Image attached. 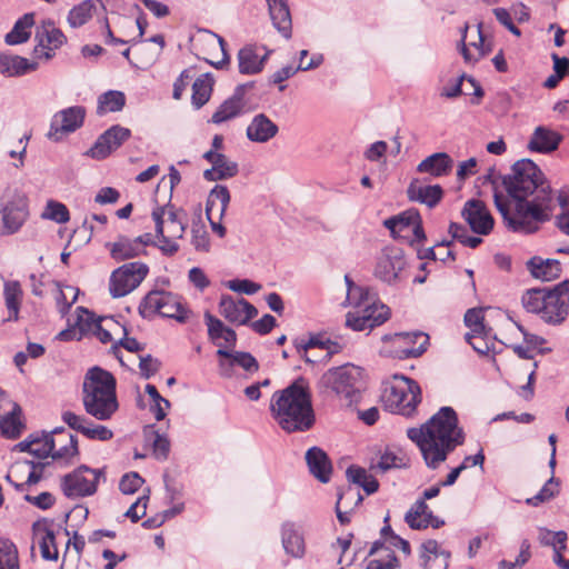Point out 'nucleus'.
<instances>
[{"label": "nucleus", "instance_id": "28", "mask_svg": "<svg viewBox=\"0 0 569 569\" xmlns=\"http://www.w3.org/2000/svg\"><path fill=\"white\" fill-rule=\"evenodd\" d=\"M273 27L286 39L292 34V20L288 0H266Z\"/></svg>", "mask_w": 569, "mask_h": 569}, {"label": "nucleus", "instance_id": "35", "mask_svg": "<svg viewBox=\"0 0 569 569\" xmlns=\"http://www.w3.org/2000/svg\"><path fill=\"white\" fill-rule=\"evenodd\" d=\"M369 556L372 558L367 561V569H396L399 567L397 557L389 547H386L385 542H373Z\"/></svg>", "mask_w": 569, "mask_h": 569}, {"label": "nucleus", "instance_id": "59", "mask_svg": "<svg viewBox=\"0 0 569 569\" xmlns=\"http://www.w3.org/2000/svg\"><path fill=\"white\" fill-rule=\"evenodd\" d=\"M30 469V461H19L12 465L6 475V480L12 485L18 491H22L26 488L23 479H27V472Z\"/></svg>", "mask_w": 569, "mask_h": 569}, {"label": "nucleus", "instance_id": "15", "mask_svg": "<svg viewBox=\"0 0 569 569\" xmlns=\"http://www.w3.org/2000/svg\"><path fill=\"white\" fill-rule=\"evenodd\" d=\"M152 219L156 224L157 237L181 239L186 231L184 213L173 207H157L152 211Z\"/></svg>", "mask_w": 569, "mask_h": 569}, {"label": "nucleus", "instance_id": "10", "mask_svg": "<svg viewBox=\"0 0 569 569\" xmlns=\"http://www.w3.org/2000/svg\"><path fill=\"white\" fill-rule=\"evenodd\" d=\"M149 267L142 262H129L116 269L110 277L109 290L113 298L133 291L147 277Z\"/></svg>", "mask_w": 569, "mask_h": 569}, {"label": "nucleus", "instance_id": "64", "mask_svg": "<svg viewBox=\"0 0 569 569\" xmlns=\"http://www.w3.org/2000/svg\"><path fill=\"white\" fill-rule=\"evenodd\" d=\"M191 243L197 251L207 252L210 248L209 233L203 223L193 222L191 227Z\"/></svg>", "mask_w": 569, "mask_h": 569}, {"label": "nucleus", "instance_id": "58", "mask_svg": "<svg viewBox=\"0 0 569 569\" xmlns=\"http://www.w3.org/2000/svg\"><path fill=\"white\" fill-rule=\"evenodd\" d=\"M187 313L188 312L182 306L180 297L172 292H169V296L167 297V302L162 310L160 311L159 316L166 318H173L179 322H184L186 319L188 318Z\"/></svg>", "mask_w": 569, "mask_h": 569}, {"label": "nucleus", "instance_id": "16", "mask_svg": "<svg viewBox=\"0 0 569 569\" xmlns=\"http://www.w3.org/2000/svg\"><path fill=\"white\" fill-rule=\"evenodd\" d=\"M28 217V198L21 192H16L1 210L3 228L9 234L16 233Z\"/></svg>", "mask_w": 569, "mask_h": 569}, {"label": "nucleus", "instance_id": "61", "mask_svg": "<svg viewBox=\"0 0 569 569\" xmlns=\"http://www.w3.org/2000/svg\"><path fill=\"white\" fill-rule=\"evenodd\" d=\"M41 217L47 220H52L57 223H66L70 219L68 208L63 203L54 200H49L47 202Z\"/></svg>", "mask_w": 569, "mask_h": 569}, {"label": "nucleus", "instance_id": "23", "mask_svg": "<svg viewBox=\"0 0 569 569\" xmlns=\"http://www.w3.org/2000/svg\"><path fill=\"white\" fill-rule=\"evenodd\" d=\"M251 84H239L231 97L226 99L212 114L213 123H222L244 112V93Z\"/></svg>", "mask_w": 569, "mask_h": 569}, {"label": "nucleus", "instance_id": "7", "mask_svg": "<svg viewBox=\"0 0 569 569\" xmlns=\"http://www.w3.org/2000/svg\"><path fill=\"white\" fill-rule=\"evenodd\" d=\"M381 400L390 412L409 417L421 401V389L415 380L396 375L385 383Z\"/></svg>", "mask_w": 569, "mask_h": 569}, {"label": "nucleus", "instance_id": "18", "mask_svg": "<svg viewBox=\"0 0 569 569\" xmlns=\"http://www.w3.org/2000/svg\"><path fill=\"white\" fill-rule=\"evenodd\" d=\"M461 214L470 229L477 234L487 236L493 229L495 220L486 204L480 200H468Z\"/></svg>", "mask_w": 569, "mask_h": 569}, {"label": "nucleus", "instance_id": "31", "mask_svg": "<svg viewBox=\"0 0 569 569\" xmlns=\"http://www.w3.org/2000/svg\"><path fill=\"white\" fill-rule=\"evenodd\" d=\"M562 137L547 127H537L530 138L528 147L532 151L548 153L556 150Z\"/></svg>", "mask_w": 569, "mask_h": 569}, {"label": "nucleus", "instance_id": "48", "mask_svg": "<svg viewBox=\"0 0 569 569\" xmlns=\"http://www.w3.org/2000/svg\"><path fill=\"white\" fill-rule=\"evenodd\" d=\"M238 173V164L231 161L223 153L216 160L210 169L204 170L203 178L208 181L223 180L232 178Z\"/></svg>", "mask_w": 569, "mask_h": 569}, {"label": "nucleus", "instance_id": "11", "mask_svg": "<svg viewBox=\"0 0 569 569\" xmlns=\"http://www.w3.org/2000/svg\"><path fill=\"white\" fill-rule=\"evenodd\" d=\"M102 470L80 466L62 478L61 488L68 498H81L96 493Z\"/></svg>", "mask_w": 569, "mask_h": 569}, {"label": "nucleus", "instance_id": "4", "mask_svg": "<svg viewBox=\"0 0 569 569\" xmlns=\"http://www.w3.org/2000/svg\"><path fill=\"white\" fill-rule=\"evenodd\" d=\"M116 378L100 368H90L82 383V403L86 412L99 421L110 420L119 409Z\"/></svg>", "mask_w": 569, "mask_h": 569}, {"label": "nucleus", "instance_id": "36", "mask_svg": "<svg viewBox=\"0 0 569 569\" xmlns=\"http://www.w3.org/2000/svg\"><path fill=\"white\" fill-rule=\"evenodd\" d=\"M54 447L52 435L30 436L28 439L16 446L20 452H29L37 458H47L51 456Z\"/></svg>", "mask_w": 569, "mask_h": 569}, {"label": "nucleus", "instance_id": "46", "mask_svg": "<svg viewBox=\"0 0 569 569\" xmlns=\"http://www.w3.org/2000/svg\"><path fill=\"white\" fill-rule=\"evenodd\" d=\"M432 512L423 499L417 500L405 516V521L411 529L421 530L430 525Z\"/></svg>", "mask_w": 569, "mask_h": 569}, {"label": "nucleus", "instance_id": "32", "mask_svg": "<svg viewBox=\"0 0 569 569\" xmlns=\"http://www.w3.org/2000/svg\"><path fill=\"white\" fill-rule=\"evenodd\" d=\"M217 355L222 358L230 359L227 361H220V370L221 375L230 376V370L233 365H238L243 368L246 371H257L259 366L254 357H252L248 352H230L224 348H219Z\"/></svg>", "mask_w": 569, "mask_h": 569}, {"label": "nucleus", "instance_id": "39", "mask_svg": "<svg viewBox=\"0 0 569 569\" xmlns=\"http://www.w3.org/2000/svg\"><path fill=\"white\" fill-rule=\"evenodd\" d=\"M380 309L381 313L376 318L363 316L361 311L348 312L346 317V326L355 331L371 330L386 322L390 317L389 307H380Z\"/></svg>", "mask_w": 569, "mask_h": 569}, {"label": "nucleus", "instance_id": "30", "mask_svg": "<svg viewBox=\"0 0 569 569\" xmlns=\"http://www.w3.org/2000/svg\"><path fill=\"white\" fill-rule=\"evenodd\" d=\"M306 461L309 471L319 481L326 483L330 480L332 467L327 453L322 449L318 447L310 448L306 452Z\"/></svg>", "mask_w": 569, "mask_h": 569}, {"label": "nucleus", "instance_id": "8", "mask_svg": "<svg viewBox=\"0 0 569 569\" xmlns=\"http://www.w3.org/2000/svg\"><path fill=\"white\" fill-rule=\"evenodd\" d=\"M408 262L402 249L385 247L376 258L373 276L389 286H397L407 279Z\"/></svg>", "mask_w": 569, "mask_h": 569}, {"label": "nucleus", "instance_id": "49", "mask_svg": "<svg viewBox=\"0 0 569 569\" xmlns=\"http://www.w3.org/2000/svg\"><path fill=\"white\" fill-rule=\"evenodd\" d=\"M21 408L12 403V408L0 418V433L9 439H16L20 436L23 425L20 420Z\"/></svg>", "mask_w": 569, "mask_h": 569}, {"label": "nucleus", "instance_id": "63", "mask_svg": "<svg viewBox=\"0 0 569 569\" xmlns=\"http://www.w3.org/2000/svg\"><path fill=\"white\" fill-rule=\"evenodd\" d=\"M558 480L551 476L550 479L543 485L540 491L526 500V502L530 506L537 507L538 505L550 500L558 493Z\"/></svg>", "mask_w": 569, "mask_h": 569}, {"label": "nucleus", "instance_id": "21", "mask_svg": "<svg viewBox=\"0 0 569 569\" xmlns=\"http://www.w3.org/2000/svg\"><path fill=\"white\" fill-rule=\"evenodd\" d=\"M281 543L286 555L302 559L307 552L305 532L300 525L293 521H286L281 525Z\"/></svg>", "mask_w": 569, "mask_h": 569}, {"label": "nucleus", "instance_id": "53", "mask_svg": "<svg viewBox=\"0 0 569 569\" xmlns=\"http://www.w3.org/2000/svg\"><path fill=\"white\" fill-rule=\"evenodd\" d=\"M212 86L213 78L209 73H203L194 80L191 97L194 108L200 109L209 101Z\"/></svg>", "mask_w": 569, "mask_h": 569}, {"label": "nucleus", "instance_id": "13", "mask_svg": "<svg viewBox=\"0 0 569 569\" xmlns=\"http://www.w3.org/2000/svg\"><path fill=\"white\" fill-rule=\"evenodd\" d=\"M385 341L391 342V353L399 359L416 358L421 356L429 341L428 335L416 332H399L393 336H386Z\"/></svg>", "mask_w": 569, "mask_h": 569}, {"label": "nucleus", "instance_id": "52", "mask_svg": "<svg viewBox=\"0 0 569 569\" xmlns=\"http://www.w3.org/2000/svg\"><path fill=\"white\" fill-rule=\"evenodd\" d=\"M346 476L350 482L361 487L367 495L375 493L379 488L378 480L361 467L350 466L346 471Z\"/></svg>", "mask_w": 569, "mask_h": 569}, {"label": "nucleus", "instance_id": "27", "mask_svg": "<svg viewBox=\"0 0 569 569\" xmlns=\"http://www.w3.org/2000/svg\"><path fill=\"white\" fill-rule=\"evenodd\" d=\"M279 132L278 126L264 113L256 114L247 127L248 140L256 143H266Z\"/></svg>", "mask_w": 569, "mask_h": 569}, {"label": "nucleus", "instance_id": "9", "mask_svg": "<svg viewBox=\"0 0 569 569\" xmlns=\"http://www.w3.org/2000/svg\"><path fill=\"white\" fill-rule=\"evenodd\" d=\"M383 226L390 231L392 238L407 240L410 244L426 239L421 217L415 209L386 219Z\"/></svg>", "mask_w": 569, "mask_h": 569}, {"label": "nucleus", "instance_id": "24", "mask_svg": "<svg viewBox=\"0 0 569 569\" xmlns=\"http://www.w3.org/2000/svg\"><path fill=\"white\" fill-rule=\"evenodd\" d=\"M271 50L266 47L246 46L238 52L239 72L242 74L259 73L269 58Z\"/></svg>", "mask_w": 569, "mask_h": 569}, {"label": "nucleus", "instance_id": "33", "mask_svg": "<svg viewBox=\"0 0 569 569\" xmlns=\"http://www.w3.org/2000/svg\"><path fill=\"white\" fill-rule=\"evenodd\" d=\"M407 193L410 200L425 203L429 208H433L443 196L442 188L439 184H422L418 181L410 183Z\"/></svg>", "mask_w": 569, "mask_h": 569}, {"label": "nucleus", "instance_id": "51", "mask_svg": "<svg viewBox=\"0 0 569 569\" xmlns=\"http://www.w3.org/2000/svg\"><path fill=\"white\" fill-rule=\"evenodd\" d=\"M347 284V305L355 308H363L375 299L371 290L367 287L356 284L349 276H345Z\"/></svg>", "mask_w": 569, "mask_h": 569}, {"label": "nucleus", "instance_id": "41", "mask_svg": "<svg viewBox=\"0 0 569 569\" xmlns=\"http://www.w3.org/2000/svg\"><path fill=\"white\" fill-rule=\"evenodd\" d=\"M301 357L310 363L318 362L321 359L328 358L331 353L337 352L340 346L330 340L320 341L317 338H311L303 347Z\"/></svg>", "mask_w": 569, "mask_h": 569}, {"label": "nucleus", "instance_id": "1", "mask_svg": "<svg viewBox=\"0 0 569 569\" xmlns=\"http://www.w3.org/2000/svg\"><path fill=\"white\" fill-rule=\"evenodd\" d=\"M483 183L491 186L495 206L511 231H536L539 222L549 220L555 208L549 182L540 168L529 159L517 161L507 176H500L495 168H490Z\"/></svg>", "mask_w": 569, "mask_h": 569}, {"label": "nucleus", "instance_id": "17", "mask_svg": "<svg viewBox=\"0 0 569 569\" xmlns=\"http://www.w3.org/2000/svg\"><path fill=\"white\" fill-rule=\"evenodd\" d=\"M219 313L230 323L241 326L254 318L258 310L243 298L234 299L231 296H222L219 302Z\"/></svg>", "mask_w": 569, "mask_h": 569}, {"label": "nucleus", "instance_id": "34", "mask_svg": "<svg viewBox=\"0 0 569 569\" xmlns=\"http://www.w3.org/2000/svg\"><path fill=\"white\" fill-rule=\"evenodd\" d=\"M453 167L452 158L446 152H436L423 159L417 167L420 173H429L432 177L447 176Z\"/></svg>", "mask_w": 569, "mask_h": 569}, {"label": "nucleus", "instance_id": "20", "mask_svg": "<svg viewBox=\"0 0 569 569\" xmlns=\"http://www.w3.org/2000/svg\"><path fill=\"white\" fill-rule=\"evenodd\" d=\"M61 418L69 428L82 433L88 439L108 441L113 437L111 429L106 426L94 423L87 417L77 415L72 411L62 412Z\"/></svg>", "mask_w": 569, "mask_h": 569}, {"label": "nucleus", "instance_id": "26", "mask_svg": "<svg viewBox=\"0 0 569 569\" xmlns=\"http://www.w3.org/2000/svg\"><path fill=\"white\" fill-rule=\"evenodd\" d=\"M468 31L469 26L466 24L461 31L462 34L460 52L466 63L475 64L480 59H482L488 53L489 50L485 47V39L481 31V24H478L473 39H468Z\"/></svg>", "mask_w": 569, "mask_h": 569}, {"label": "nucleus", "instance_id": "57", "mask_svg": "<svg viewBox=\"0 0 569 569\" xmlns=\"http://www.w3.org/2000/svg\"><path fill=\"white\" fill-rule=\"evenodd\" d=\"M0 569H20L17 546L7 538H0Z\"/></svg>", "mask_w": 569, "mask_h": 569}, {"label": "nucleus", "instance_id": "5", "mask_svg": "<svg viewBox=\"0 0 569 569\" xmlns=\"http://www.w3.org/2000/svg\"><path fill=\"white\" fill-rule=\"evenodd\" d=\"M522 305L546 323L560 325L569 313V281L565 280L552 288L530 289L522 296Z\"/></svg>", "mask_w": 569, "mask_h": 569}, {"label": "nucleus", "instance_id": "29", "mask_svg": "<svg viewBox=\"0 0 569 569\" xmlns=\"http://www.w3.org/2000/svg\"><path fill=\"white\" fill-rule=\"evenodd\" d=\"M209 338L220 348L233 347L237 335L233 329L226 327L223 322L209 312L204 315Z\"/></svg>", "mask_w": 569, "mask_h": 569}, {"label": "nucleus", "instance_id": "3", "mask_svg": "<svg viewBox=\"0 0 569 569\" xmlns=\"http://www.w3.org/2000/svg\"><path fill=\"white\" fill-rule=\"evenodd\" d=\"M270 412L286 432H305L312 428L316 418L308 382L300 378L272 395Z\"/></svg>", "mask_w": 569, "mask_h": 569}, {"label": "nucleus", "instance_id": "19", "mask_svg": "<svg viewBox=\"0 0 569 569\" xmlns=\"http://www.w3.org/2000/svg\"><path fill=\"white\" fill-rule=\"evenodd\" d=\"M130 136L131 131L128 128L119 124L112 126L97 139L88 154L93 159H104L127 141Z\"/></svg>", "mask_w": 569, "mask_h": 569}, {"label": "nucleus", "instance_id": "12", "mask_svg": "<svg viewBox=\"0 0 569 569\" xmlns=\"http://www.w3.org/2000/svg\"><path fill=\"white\" fill-rule=\"evenodd\" d=\"M34 40L37 42L33 49L34 58L49 61L54 57L56 50L66 43L67 37L53 21L43 20L36 27Z\"/></svg>", "mask_w": 569, "mask_h": 569}, {"label": "nucleus", "instance_id": "22", "mask_svg": "<svg viewBox=\"0 0 569 569\" xmlns=\"http://www.w3.org/2000/svg\"><path fill=\"white\" fill-rule=\"evenodd\" d=\"M230 202V192L226 186L217 184L209 193L206 213L211 223V228L214 232L219 234V237H224L226 228L217 221H213L212 214L213 211L218 212V218L221 219L226 213L227 208Z\"/></svg>", "mask_w": 569, "mask_h": 569}, {"label": "nucleus", "instance_id": "2", "mask_svg": "<svg viewBox=\"0 0 569 569\" xmlns=\"http://www.w3.org/2000/svg\"><path fill=\"white\" fill-rule=\"evenodd\" d=\"M407 436L419 447L428 468L437 469L448 455L465 441L458 417L451 407H442L420 428H409Z\"/></svg>", "mask_w": 569, "mask_h": 569}, {"label": "nucleus", "instance_id": "40", "mask_svg": "<svg viewBox=\"0 0 569 569\" xmlns=\"http://www.w3.org/2000/svg\"><path fill=\"white\" fill-rule=\"evenodd\" d=\"M530 273L542 281H551L561 273V264L555 259H541L533 257L527 262Z\"/></svg>", "mask_w": 569, "mask_h": 569}, {"label": "nucleus", "instance_id": "38", "mask_svg": "<svg viewBox=\"0 0 569 569\" xmlns=\"http://www.w3.org/2000/svg\"><path fill=\"white\" fill-rule=\"evenodd\" d=\"M33 535L39 543L42 558L46 560H57L58 549L53 530L46 522H36L33 525Z\"/></svg>", "mask_w": 569, "mask_h": 569}, {"label": "nucleus", "instance_id": "56", "mask_svg": "<svg viewBox=\"0 0 569 569\" xmlns=\"http://www.w3.org/2000/svg\"><path fill=\"white\" fill-rule=\"evenodd\" d=\"M147 440L151 443L152 453L158 460H166L170 452V441L168 438L149 427L144 430Z\"/></svg>", "mask_w": 569, "mask_h": 569}, {"label": "nucleus", "instance_id": "43", "mask_svg": "<svg viewBox=\"0 0 569 569\" xmlns=\"http://www.w3.org/2000/svg\"><path fill=\"white\" fill-rule=\"evenodd\" d=\"M307 56H308V51L301 50L299 66L296 69L291 66H286L283 68H281L280 70L276 71L272 74V82L273 83H282L286 80H288L289 78H291L297 71L311 70V69L318 68L323 62V56L318 53V54H313L311 57V61H309L308 63H305L303 59Z\"/></svg>", "mask_w": 569, "mask_h": 569}, {"label": "nucleus", "instance_id": "45", "mask_svg": "<svg viewBox=\"0 0 569 569\" xmlns=\"http://www.w3.org/2000/svg\"><path fill=\"white\" fill-rule=\"evenodd\" d=\"M3 297L9 312V320H18L22 302L23 291L17 280H8L3 283Z\"/></svg>", "mask_w": 569, "mask_h": 569}, {"label": "nucleus", "instance_id": "25", "mask_svg": "<svg viewBox=\"0 0 569 569\" xmlns=\"http://www.w3.org/2000/svg\"><path fill=\"white\" fill-rule=\"evenodd\" d=\"M40 60H29L12 53H0V73L8 78L22 77L39 68Z\"/></svg>", "mask_w": 569, "mask_h": 569}, {"label": "nucleus", "instance_id": "14", "mask_svg": "<svg viewBox=\"0 0 569 569\" xmlns=\"http://www.w3.org/2000/svg\"><path fill=\"white\" fill-rule=\"evenodd\" d=\"M86 109L73 106L58 111L51 119L48 138L52 141H61L64 136L74 132L84 121Z\"/></svg>", "mask_w": 569, "mask_h": 569}, {"label": "nucleus", "instance_id": "62", "mask_svg": "<svg viewBox=\"0 0 569 569\" xmlns=\"http://www.w3.org/2000/svg\"><path fill=\"white\" fill-rule=\"evenodd\" d=\"M347 498H351L356 500V505L361 503L362 496L359 492L357 488L349 487L346 490H343L341 493H339L337 506H336V512L337 518L341 525H346L350 521V511L351 510H341V502L345 501Z\"/></svg>", "mask_w": 569, "mask_h": 569}, {"label": "nucleus", "instance_id": "37", "mask_svg": "<svg viewBox=\"0 0 569 569\" xmlns=\"http://www.w3.org/2000/svg\"><path fill=\"white\" fill-rule=\"evenodd\" d=\"M450 553L440 550L436 540H427L421 545L420 558L425 569H447Z\"/></svg>", "mask_w": 569, "mask_h": 569}, {"label": "nucleus", "instance_id": "55", "mask_svg": "<svg viewBox=\"0 0 569 569\" xmlns=\"http://www.w3.org/2000/svg\"><path fill=\"white\" fill-rule=\"evenodd\" d=\"M124 103L126 96L121 91L110 90L99 97L97 112L99 114L117 112L124 107Z\"/></svg>", "mask_w": 569, "mask_h": 569}, {"label": "nucleus", "instance_id": "54", "mask_svg": "<svg viewBox=\"0 0 569 569\" xmlns=\"http://www.w3.org/2000/svg\"><path fill=\"white\" fill-rule=\"evenodd\" d=\"M97 3L94 0H84L74 6L68 13V23L72 28H79L87 23L96 11Z\"/></svg>", "mask_w": 569, "mask_h": 569}, {"label": "nucleus", "instance_id": "42", "mask_svg": "<svg viewBox=\"0 0 569 569\" xmlns=\"http://www.w3.org/2000/svg\"><path fill=\"white\" fill-rule=\"evenodd\" d=\"M52 433L58 435V438H54L52 459L68 460L78 453V443L73 435L66 433L63 428H57Z\"/></svg>", "mask_w": 569, "mask_h": 569}, {"label": "nucleus", "instance_id": "60", "mask_svg": "<svg viewBox=\"0 0 569 569\" xmlns=\"http://www.w3.org/2000/svg\"><path fill=\"white\" fill-rule=\"evenodd\" d=\"M146 392L152 400L150 411L153 413L156 420H163L167 416V409L170 407L169 400L161 397V395L153 385L148 383L146 386Z\"/></svg>", "mask_w": 569, "mask_h": 569}, {"label": "nucleus", "instance_id": "47", "mask_svg": "<svg viewBox=\"0 0 569 569\" xmlns=\"http://www.w3.org/2000/svg\"><path fill=\"white\" fill-rule=\"evenodd\" d=\"M106 246L110 250V256L117 261L128 260L142 254L136 239L126 236H120L114 242L107 243Z\"/></svg>", "mask_w": 569, "mask_h": 569}, {"label": "nucleus", "instance_id": "44", "mask_svg": "<svg viewBox=\"0 0 569 569\" xmlns=\"http://www.w3.org/2000/svg\"><path fill=\"white\" fill-rule=\"evenodd\" d=\"M34 26V13L29 12L18 19L12 30L6 34L4 41L9 46L24 43L31 36V29Z\"/></svg>", "mask_w": 569, "mask_h": 569}, {"label": "nucleus", "instance_id": "50", "mask_svg": "<svg viewBox=\"0 0 569 569\" xmlns=\"http://www.w3.org/2000/svg\"><path fill=\"white\" fill-rule=\"evenodd\" d=\"M169 291H150L139 305V312L143 318H151L159 315L167 302Z\"/></svg>", "mask_w": 569, "mask_h": 569}, {"label": "nucleus", "instance_id": "6", "mask_svg": "<svg viewBox=\"0 0 569 569\" xmlns=\"http://www.w3.org/2000/svg\"><path fill=\"white\" fill-rule=\"evenodd\" d=\"M320 385L335 393L341 406L351 407L361 399L365 389L363 372L360 367L347 363L326 371Z\"/></svg>", "mask_w": 569, "mask_h": 569}]
</instances>
